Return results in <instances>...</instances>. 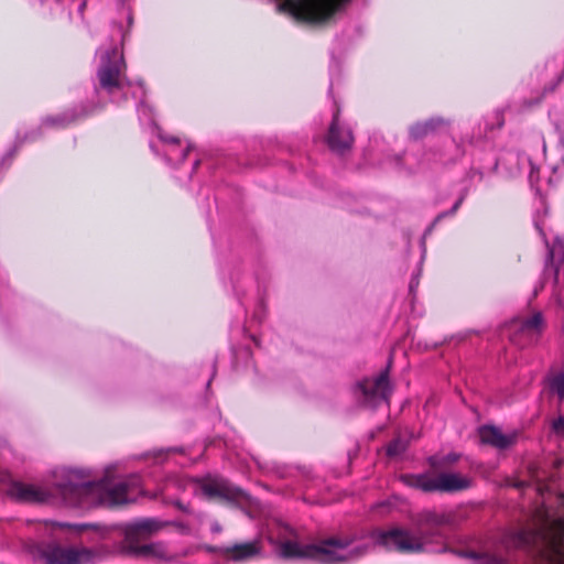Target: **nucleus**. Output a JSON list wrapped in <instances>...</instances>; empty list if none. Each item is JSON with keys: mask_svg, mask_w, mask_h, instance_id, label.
Returning <instances> with one entry per match:
<instances>
[{"mask_svg": "<svg viewBox=\"0 0 564 564\" xmlns=\"http://www.w3.org/2000/svg\"><path fill=\"white\" fill-rule=\"evenodd\" d=\"M453 523V514L425 511L419 516L414 531L393 528L373 534L377 542L388 551L415 554L432 551L431 545L443 540L442 528Z\"/></svg>", "mask_w": 564, "mask_h": 564, "instance_id": "obj_1", "label": "nucleus"}, {"mask_svg": "<svg viewBox=\"0 0 564 564\" xmlns=\"http://www.w3.org/2000/svg\"><path fill=\"white\" fill-rule=\"evenodd\" d=\"M352 536H329L318 543L300 544L286 540L278 545V555L284 560H313L323 564H347L369 553V544H358Z\"/></svg>", "mask_w": 564, "mask_h": 564, "instance_id": "obj_2", "label": "nucleus"}, {"mask_svg": "<svg viewBox=\"0 0 564 564\" xmlns=\"http://www.w3.org/2000/svg\"><path fill=\"white\" fill-rule=\"evenodd\" d=\"M130 485L127 481H120L109 488L100 484L86 481L80 484H68L63 488V496L69 505L86 509L90 507L115 508L127 505L128 491Z\"/></svg>", "mask_w": 564, "mask_h": 564, "instance_id": "obj_3", "label": "nucleus"}, {"mask_svg": "<svg viewBox=\"0 0 564 564\" xmlns=\"http://www.w3.org/2000/svg\"><path fill=\"white\" fill-rule=\"evenodd\" d=\"M278 11L307 23H325L351 0H274Z\"/></svg>", "mask_w": 564, "mask_h": 564, "instance_id": "obj_4", "label": "nucleus"}, {"mask_svg": "<svg viewBox=\"0 0 564 564\" xmlns=\"http://www.w3.org/2000/svg\"><path fill=\"white\" fill-rule=\"evenodd\" d=\"M34 556L43 564H88L98 557V553L88 547L44 543L36 546Z\"/></svg>", "mask_w": 564, "mask_h": 564, "instance_id": "obj_5", "label": "nucleus"}, {"mask_svg": "<svg viewBox=\"0 0 564 564\" xmlns=\"http://www.w3.org/2000/svg\"><path fill=\"white\" fill-rule=\"evenodd\" d=\"M402 479L411 487L425 492H458L471 487V479L455 473L406 475Z\"/></svg>", "mask_w": 564, "mask_h": 564, "instance_id": "obj_6", "label": "nucleus"}, {"mask_svg": "<svg viewBox=\"0 0 564 564\" xmlns=\"http://www.w3.org/2000/svg\"><path fill=\"white\" fill-rule=\"evenodd\" d=\"M202 495L208 499L228 505L248 502L250 496L240 487L220 476H205L194 480Z\"/></svg>", "mask_w": 564, "mask_h": 564, "instance_id": "obj_7", "label": "nucleus"}, {"mask_svg": "<svg viewBox=\"0 0 564 564\" xmlns=\"http://www.w3.org/2000/svg\"><path fill=\"white\" fill-rule=\"evenodd\" d=\"M124 62L122 55L117 48H111L101 56L100 67L97 76L99 85L108 94H112L117 89H121L123 85Z\"/></svg>", "mask_w": 564, "mask_h": 564, "instance_id": "obj_8", "label": "nucleus"}, {"mask_svg": "<svg viewBox=\"0 0 564 564\" xmlns=\"http://www.w3.org/2000/svg\"><path fill=\"white\" fill-rule=\"evenodd\" d=\"M523 545H531L538 538H541L544 545L540 556L549 564H564V541L561 535H550L539 530H521L518 534Z\"/></svg>", "mask_w": 564, "mask_h": 564, "instance_id": "obj_9", "label": "nucleus"}, {"mask_svg": "<svg viewBox=\"0 0 564 564\" xmlns=\"http://www.w3.org/2000/svg\"><path fill=\"white\" fill-rule=\"evenodd\" d=\"M391 361L376 378H366L358 382L362 394V401L369 406H378L382 402H389L392 388L389 381Z\"/></svg>", "mask_w": 564, "mask_h": 564, "instance_id": "obj_10", "label": "nucleus"}, {"mask_svg": "<svg viewBox=\"0 0 564 564\" xmlns=\"http://www.w3.org/2000/svg\"><path fill=\"white\" fill-rule=\"evenodd\" d=\"M510 327L512 328L511 341L525 346L538 341L545 328V321L541 312H535L531 316L513 319Z\"/></svg>", "mask_w": 564, "mask_h": 564, "instance_id": "obj_11", "label": "nucleus"}, {"mask_svg": "<svg viewBox=\"0 0 564 564\" xmlns=\"http://www.w3.org/2000/svg\"><path fill=\"white\" fill-rule=\"evenodd\" d=\"M167 525H170V522L156 518H144L129 523L124 528V544L128 552L130 553L137 546L142 545L141 542L149 540Z\"/></svg>", "mask_w": 564, "mask_h": 564, "instance_id": "obj_12", "label": "nucleus"}, {"mask_svg": "<svg viewBox=\"0 0 564 564\" xmlns=\"http://www.w3.org/2000/svg\"><path fill=\"white\" fill-rule=\"evenodd\" d=\"M263 549L261 540L256 539L249 542L235 543L229 546L214 547L213 551L217 552L227 561L235 563H242L258 557Z\"/></svg>", "mask_w": 564, "mask_h": 564, "instance_id": "obj_13", "label": "nucleus"}, {"mask_svg": "<svg viewBox=\"0 0 564 564\" xmlns=\"http://www.w3.org/2000/svg\"><path fill=\"white\" fill-rule=\"evenodd\" d=\"M329 149L338 154L350 150L354 144V135L349 128L339 126V109L333 116L327 133Z\"/></svg>", "mask_w": 564, "mask_h": 564, "instance_id": "obj_14", "label": "nucleus"}, {"mask_svg": "<svg viewBox=\"0 0 564 564\" xmlns=\"http://www.w3.org/2000/svg\"><path fill=\"white\" fill-rule=\"evenodd\" d=\"M97 106H94L91 108L82 106L79 108L69 109L61 115L46 118L45 124L57 129H65L70 124L77 123L94 115Z\"/></svg>", "mask_w": 564, "mask_h": 564, "instance_id": "obj_15", "label": "nucleus"}, {"mask_svg": "<svg viewBox=\"0 0 564 564\" xmlns=\"http://www.w3.org/2000/svg\"><path fill=\"white\" fill-rule=\"evenodd\" d=\"M481 443L496 447L498 449H506L513 445L517 435H506L498 427L494 425H484L478 430Z\"/></svg>", "mask_w": 564, "mask_h": 564, "instance_id": "obj_16", "label": "nucleus"}, {"mask_svg": "<svg viewBox=\"0 0 564 564\" xmlns=\"http://www.w3.org/2000/svg\"><path fill=\"white\" fill-rule=\"evenodd\" d=\"M135 556H143L158 560L160 562H174L176 556L169 551L165 542L159 541L137 546L130 552Z\"/></svg>", "mask_w": 564, "mask_h": 564, "instance_id": "obj_17", "label": "nucleus"}, {"mask_svg": "<svg viewBox=\"0 0 564 564\" xmlns=\"http://www.w3.org/2000/svg\"><path fill=\"white\" fill-rule=\"evenodd\" d=\"M447 121L442 117H433L424 121L415 122L410 127V135L414 140H420L426 135L433 134L444 128Z\"/></svg>", "mask_w": 564, "mask_h": 564, "instance_id": "obj_18", "label": "nucleus"}, {"mask_svg": "<svg viewBox=\"0 0 564 564\" xmlns=\"http://www.w3.org/2000/svg\"><path fill=\"white\" fill-rule=\"evenodd\" d=\"M12 495L21 500L36 501L42 498V492L34 486L17 482L12 486Z\"/></svg>", "mask_w": 564, "mask_h": 564, "instance_id": "obj_19", "label": "nucleus"}, {"mask_svg": "<svg viewBox=\"0 0 564 564\" xmlns=\"http://www.w3.org/2000/svg\"><path fill=\"white\" fill-rule=\"evenodd\" d=\"M459 556L474 558L476 564H502V558L490 554H478L476 552H457Z\"/></svg>", "mask_w": 564, "mask_h": 564, "instance_id": "obj_20", "label": "nucleus"}, {"mask_svg": "<svg viewBox=\"0 0 564 564\" xmlns=\"http://www.w3.org/2000/svg\"><path fill=\"white\" fill-rule=\"evenodd\" d=\"M406 448L408 442L401 437H395L387 445V455L389 457H395L403 454Z\"/></svg>", "mask_w": 564, "mask_h": 564, "instance_id": "obj_21", "label": "nucleus"}, {"mask_svg": "<svg viewBox=\"0 0 564 564\" xmlns=\"http://www.w3.org/2000/svg\"><path fill=\"white\" fill-rule=\"evenodd\" d=\"M458 459H459L458 454L451 453L442 458L431 457L430 465L435 469L444 468L446 466H451V465L455 464Z\"/></svg>", "mask_w": 564, "mask_h": 564, "instance_id": "obj_22", "label": "nucleus"}, {"mask_svg": "<svg viewBox=\"0 0 564 564\" xmlns=\"http://www.w3.org/2000/svg\"><path fill=\"white\" fill-rule=\"evenodd\" d=\"M550 389L556 393L560 401L564 400V371L550 379Z\"/></svg>", "mask_w": 564, "mask_h": 564, "instance_id": "obj_23", "label": "nucleus"}, {"mask_svg": "<svg viewBox=\"0 0 564 564\" xmlns=\"http://www.w3.org/2000/svg\"><path fill=\"white\" fill-rule=\"evenodd\" d=\"M464 199H465V196H460V197L455 202V204L453 205V207H452L449 210H447V212H444V213L440 214V215L437 216V219H441V218L446 217V216H453V215H455V214L457 213V210L459 209V207L462 206V204H463Z\"/></svg>", "mask_w": 564, "mask_h": 564, "instance_id": "obj_24", "label": "nucleus"}, {"mask_svg": "<svg viewBox=\"0 0 564 564\" xmlns=\"http://www.w3.org/2000/svg\"><path fill=\"white\" fill-rule=\"evenodd\" d=\"M560 252L562 253V260H564V245H554L549 252L550 260L554 262Z\"/></svg>", "mask_w": 564, "mask_h": 564, "instance_id": "obj_25", "label": "nucleus"}, {"mask_svg": "<svg viewBox=\"0 0 564 564\" xmlns=\"http://www.w3.org/2000/svg\"><path fill=\"white\" fill-rule=\"evenodd\" d=\"M552 429L556 434H564V416H558L554 420Z\"/></svg>", "mask_w": 564, "mask_h": 564, "instance_id": "obj_26", "label": "nucleus"}, {"mask_svg": "<svg viewBox=\"0 0 564 564\" xmlns=\"http://www.w3.org/2000/svg\"><path fill=\"white\" fill-rule=\"evenodd\" d=\"M554 299L557 305L564 307V290H557L554 294Z\"/></svg>", "mask_w": 564, "mask_h": 564, "instance_id": "obj_27", "label": "nucleus"}, {"mask_svg": "<svg viewBox=\"0 0 564 564\" xmlns=\"http://www.w3.org/2000/svg\"><path fill=\"white\" fill-rule=\"evenodd\" d=\"M174 506H175L178 510H181V511H183V512H185V513H191V509H189V507H188V506H186V505H184V503H183L182 501H180V500L175 501V502H174Z\"/></svg>", "mask_w": 564, "mask_h": 564, "instance_id": "obj_28", "label": "nucleus"}, {"mask_svg": "<svg viewBox=\"0 0 564 564\" xmlns=\"http://www.w3.org/2000/svg\"><path fill=\"white\" fill-rule=\"evenodd\" d=\"M558 273H560V263H556L555 269H554V280H555V283L558 282Z\"/></svg>", "mask_w": 564, "mask_h": 564, "instance_id": "obj_29", "label": "nucleus"}, {"mask_svg": "<svg viewBox=\"0 0 564 564\" xmlns=\"http://www.w3.org/2000/svg\"><path fill=\"white\" fill-rule=\"evenodd\" d=\"M503 126V119H501V121L499 122V127H502Z\"/></svg>", "mask_w": 564, "mask_h": 564, "instance_id": "obj_30", "label": "nucleus"}, {"mask_svg": "<svg viewBox=\"0 0 564 564\" xmlns=\"http://www.w3.org/2000/svg\"><path fill=\"white\" fill-rule=\"evenodd\" d=\"M171 142H177L176 138L171 139Z\"/></svg>", "mask_w": 564, "mask_h": 564, "instance_id": "obj_31", "label": "nucleus"}, {"mask_svg": "<svg viewBox=\"0 0 564 564\" xmlns=\"http://www.w3.org/2000/svg\"><path fill=\"white\" fill-rule=\"evenodd\" d=\"M562 163H563V165H564V159L562 160Z\"/></svg>", "mask_w": 564, "mask_h": 564, "instance_id": "obj_32", "label": "nucleus"}]
</instances>
